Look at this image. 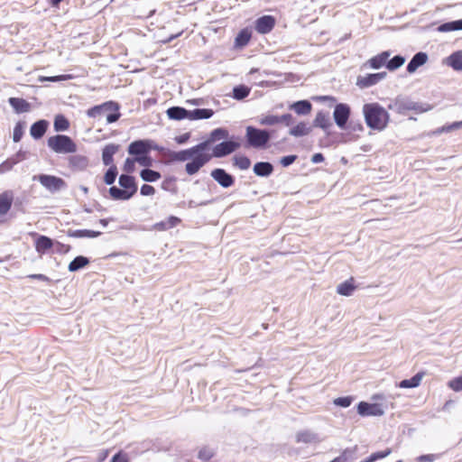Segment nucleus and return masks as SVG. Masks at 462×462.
<instances>
[{"label":"nucleus","mask_w":462,"mask_h":462,"mask_svg":"<svg viewBox=\"0 0 462 462\" xmlns=\"http://www.w3.org/2000/svg\"><path fill=\"white\" fill-rule=\"evenodd\" d=\"M357 450V447L355 446L353 448H346L340 456L337 457L330 462H346L350 459H353Z\"/></svg>","instance_id":"obj_40"},{"label":"nucleus","mask_w":462,"mask_h":462,"mask_svg":"<svg viewBox=\"0 0 462 462\" xmlns=\"http://www.w3.org/2000/svg\"><path fill=\"white\" fill-rule=\"evenodd\" d=\"M206 147L207 143H199L189 149L173 152L171 156L173 161L177 162L190 160L186 163L185 171L189 175H194L211 160L209 152H205Z\"/></svg>","instance_id":"obj_1"},{"label":"nucleus","mask_w":462,"mask_h":462,"mask_svg":"<svg viewBox=\"0 0 462 462\" xmlns=\"http://www.w3.org/2000/svg\"><path fill=\"white\" fill-rule=\"evenodd\" d=\"M240 147V143L234 141H226L222 142L212 149V152H209V156H211V159L213 157L215 158H222L224 156H226L233 152H235L236 149Z\"/></svg>","instance_id":"obj_8"},{"label":"nucleus","mask_w":462,"mask_h":462,"mask_svg":"<svg viewBox=\"0 0 462 462\" xmlns=\"http://www.w3.org/2000/svg\"><path fill=\"white\" fill-rule=\"evenodd\" d=\"M214 455L212 449L208 448H203L199 452V458L204 461L209 460Z\"/></svg>","instance_id":"obj_56"},{"label":"nucleus","mask_w":462,"mask_h":462,"mask_svg":"<svg viewBox=\"0 0 462 462\" xmlns=\"http://www.w3.org/2000/svg\"><path fill=\"white\" fill-rule=\"evenodd\" d=\"M19 160L14 158H10L0 164V174H4L7 171H10L13 167L18 163Z\"/></svg>","instance_id":"obj_50"},{"label":"nucleus","mask_w":462,"mask_h":462,"mask_svg":"<svg viewBox=\"0 0 462 462\" xmlns=\"http://www.w3.org/2000/svg\"><path fill=\"white\" fill-rule=\"evenodd\" d=\"M311 127L304 122H300L295 126L291 127L289 134L294 137H301L310 133Z\"/></svg>","instance_id":"obj_34"},{"label":"nucleus","mask_w":462,"mask_h":462,"mask_svg":"<svg viewBox=\"0 0 462 462\" xmlns=\"http://www.w3.org/2000/svg\"><path fill=\"white\" fill-rule=\"evenodd\" d=\"M447 64L455 70H462V51H455L449 55L447 59Z\"/></svg>","instance_id":"obj_33"},{"label":"nucleus","mask_w":462,"mask_h":462,"mask_svg":"<svg viewBox=\"0 0 462 462\" xmlns=\"http://www.w3.org/2000/svg\"><path fill=\"white\" fill-rule=\"evenodd\" d=\"M52 247H54V251L59 254H66L70 249L69 245H64L60 242H55Z\"/></svg>","instance_id":"obj_57"},{"label":"nucleus","mask_w":462,"mask_h":462,"mask_svg":"<svg viewBox=\"0 0 462 462\" xmlns=\"http://www.w3.org/2000/svg\"><path fill=\"white\" fill-rule=\"evenodd\" d=\"M273 171V166L270 162H257L254 166V172L260 177H268Z\"/></svg>","instance_id":"obj_28"},{"label":"nucleus","mask_w":462,"mask_h":462,"mask_svg":"<svg viewBox=\"0 0 462 462\" xmlns=\"http://www.w3.org/2000/svg\"><path fill=\"white\" fill-rule=\"evenodd\" d=\"M117 175V169L115 165H111L105 174L104 181L106 185H111L115 182Z\"/></svg>","instance_id":"obj_49"},{"label":"nucleus","mask_w":462,"mask_h":462,"mask_svg":"<svg viewBox=\"0 0 462 462\" xmlns=\"http://www.w3.org/2000/svg\"><path fill=\"white\" fill-rule=\"evenodd\" d=\"M48 122L46 120H39L35 122L30 129V134L32 138L40 139L42 138L48 127Z\"/></svg>","instance_id":"obj_22"},{"label":"nucleus","mask_w":462,"mask_h":462,"mask_svg":"<svg viewBox=\"0 0 462 462\" xmlns=\"http://www.w3.org/2000/svg\"><path fill=\"white\" fill-rule=\"evenodd\" d=\"M290 108L298 115L306 116L310 113L312 106L308 100H300L291 105Z\"/></svg>","instance_id":"obj_26"},{"label":"nucleus","mask_w":462,"mask_h":462,"mask_svg":"<svg viewBox=\"0 0 462 462\" xmlns=\"http://www.w3.org/2000/svg\"><path fill=\"white\" fill-rule=\"evenodd\" d=\"M119 108L120 106L116 102L107 101L89 108L87 111V115L88 117L95 118L98 116L106 114L107 124H112L116 122L121 116Z\"/></svg>","instance_id":"obj_5"},{"label":"nucleus","mask_w":462,"mask_h":462,"mask_svg":"<svg viewBox=\"0 0 462 462\" xmlns=\"http://www.w3.org/2000/svg\"><path fill=\"white\" fill-rule=\"evenodd\" d=\"M250 88L245 85H238L233 88L232 97L236 100H243L250 94Z\"/></svg>","instance_id":"obj_39"},{"label":"nucleus","mask_w":462,"mask_h":462,"mask_svg":"<svg viewBox=\"0 0 462 462\" xmlns=\"http://www.w3.org/2000/svg\"><path fill=\"white\" fill-rule=\"evenodd\" d=\"M297 159L296 155H288L281 159L280 162L283 167H288L292 164Z\"/></svg>","instance_id":"obj_61"},{"label":"nucleus","mask_w":462,"mask_h":462,"mask_svg":"<svg viewBox=\"0 0 462 462\" xmlns=\"http://www.w3.org/2000/svg\"><path fill=\"white\" fill-rule=\"evenodd\" d=\"M279 124H284L286 126H289L293 122V117L291 114H284L282 116H278Z\"/></svg>","instance_id":"obj_59"},{"label":"nucleus","mask_w":462,"mask_h":462,"mask_svg":"<svg viewBox=\"0 0 462 462\" xmlns=\"http://www.w3.org/2000/svg\"><path fill=\"white\" fill-rule=\"evenodd\" d=\"M69 162V166L77 171L86 170L89 164L88 157L81 154L70 156Z\"/></svg>","instance_id":"obj_18"},{"label":"nucleus","mask_w":462,"mask_h":462,"mask_svg":"<svg viewBox=\"0 0 462 462\" xmlns=\"http://www.w3.org/2000/svg\"><path fill=\"white\" fill-rule=\"evenodd\" d=\"M405 62V58L401 55H396L393 59L387 60L386 68L393 71L402 67Z\"/></svg>","instance_id":"obj_44"},{"label":"nucleus","mask_w":462,"mask_h":462,"mask_svg":"<svg viewBox=\"0 0 462 462\" xmlns=\"http://www.w3.org/2000/svg\"><path fill=\"white\" fill-rule=\"evenodd\" d=\"M313 125L319 127L324 131L328 130L332 126L328 113H324L322 111L319 112L313 121Z\"/></svg>","instance_id":"obj_20"},{"label":"nucleus","mask_w":462,"mask_h":462,"mask_svg":"<svg viewBox=\"0 0 462 462\" xmlns=\"http://www.w3.org/2000/svg\"><path fill=\"white\" fill-rule=\"evenodd\" d=\"M234 164L240 170H247L251 165V161L248 157L245 155L235 156Z\"/></svg>","instance_id":"obj_46"},{"label":"nucleus","mask_w":462,"mask_h":462,"mask_svg":"<svg viewBox=\"0 0 462 462\" xmlns=\"http://www.w3.org/2000/svg\"><path fill=\"white\" fill-rule=\"evenodd\" d=\"M54 242L48 236H40L35 241V250L37 253L43 254L52 248Z\"/></svg>","instance_id":"obj_21"},{"label":"nucleus","mask_w":462,"mask_h":462,"mask_svg":"<svg viewBox=\"0 0 462 462\" xmlns=\"http://www.w3.org/2000/svg\"><path fill=\"white\" fill-rule=\"evenodd\" d=\"M350 106L347 104L340 103L336 105L333 117L337 125L344 129L346 127V122L350 116Z\"/></svg>","instance_id":"obj_9"},{"label":"nucleus","mask_w":462,"mask_h":462,"mask_svg":"<svg viewBox=\"0 0 462 462\" xmlns=\"http://www.w3.org/2000/svg\"><path fill=\"white\" fill-rule=\"evenodd\" d=\"M391 453H392V449L389 448L383 451L374 452L369 456L370 461L374 462L378 459L384 458V457H388Z\"/></svg>","instance_id":"obj_55"},{"label":"nucleus","mask_w":462,"mask_h":462,"mask_svg":"<svg viewBox=\"0 0 462 462\" xmlns=\"http://www.w3.org/2000/svg\"><path fill=\"white\" fill-rule=\"evenodd\" d=\"M119 185L124 188V190H128V193L132 194V197L137 191V186L135 180L133 176L123 174L119 177Z\"/></svg>","instance_id":"obj_19"},{"label":"nucleus","mask_w":462,"mask_h":462,"mask_svg":"<svg viewBox=\"0 0 462 462\" xmlns=\"http://www.w3.org/2000/svg\"><path fill=\"white\" fill-rule=\"evenodd\" d=\"M101 235L99 231H93L88 229H77V230H69L68 236L75 238H95Z\"/></svg>","instance_id":"obj_27"},{"label":"nucleus","mask_w":462,"mask_h":462,"mask_svg":"<svg viewBox=\"0 0 462 462\" xmlns=\"http://www.w3.org/2000/svg\"><path fill=\"white\" fill-rule=\"evenodd\" d=\"M386 77V72H378L373 74H366L365 76H360L357 78L356 85L361 88H369L372 87L381 80H383Z\"/></svg>","instance_id":"obj_12"},{"label":"nucleus","mask_w":462,"mask_h":462,"mask_svg":"<svg viewBox=\"0 0 462 462\" xmlns=\"http://www.w3.org/2000/svg\"><path fill=\"white\" fill-rule=\"evenodd\" d=\"M152 150L164 152V148L152 139L134 141L129 144L127 149L129 154L135 156L136 162L144 167L152 165V159L149 156Z\"/></svg>","instance_id":"obj_2"},{"label":"nucleus","mask_w":462,"mask_h":462,"mask_svg":"<svg viewBox=\"0 0 462 462\" xmlns=\"http://www.w3.org/2000/svg\"><path fill=\"white\" fill-rule=\"evenodd\" d=\"M73 79L72 75L69 74H64V75H59L54 77H40L39 81L44 82V81H51V82H58V81H64Z\"/></svg>","instance_id":"obj_51"},{"label":"nucleus","mask_w":462,"mask_h":462,"mask_svg":"<svg viewBox=\"0 0 462 462\" xmlns=\"http://www.w3.org/2000/svg\"><path fill=\"white\" fill-rule=\"evenodd\" d=\"M258 123L261 125H274L279 124L278 116L275 115H266L263 116L258 119Z\"/></svg>","instance_id":"obj_47"},{"label":"nucleus","mask_w":462,"mask_h":462,"mask_svg":"<svg viewBox=\"0 0 462 462\" xmlns=\"http://www.w3.org/2000/svg\"><path fill=\"white\" fill-rule=\"evenodd\" d=\"M448 387L456 393L462 392V374L449 380Z\"/></svg>","instance_id":"obj_48"},{"label":"nucleus","mask_w":462,"mask_h":462,"mask_svg":"<svg viewBox=\"0 0 462 462\" xmlns=\"http://www.w3.org/2000/svg\"><path fill=\"white\" fill-rule=\"evenodd\" d=\"M357 412L363 417L382 416L384 414V410L379 403H368L366 402H360L357 405Z\"/></svg>","instance_id":"obj_10"},{"label":"nucleus","mask_w":462,"mask_h":462,"mask_svg":"<svg viewBox=\"0 0 462 462\" xmlns=\"http://www.w3.org/2000/svg\"><path fill=\"white\" fill-rule=\"evenodd\" d=\"M140 192L143 196H152L155 193V189L148 184H143L141 187Z\"/></svg>","instance_id":"obj_60"},{"label":"nucleus","mask_w":462,"mask_h":462,"mask_svg":"<svg viewBox=\"0 0 462 462\" xmlns=\"http://www.w3.org/2000/svg\"><path fill=\"white\" fill-rule=\"evenodd\" d=\"M356 290L353 278L345 281L337 287V292L342 296H351Z\"/></svg>","instance_id":"obj_31"},{"label":"nucleus","mask_w":462,"mask_h":462,"mask_svg":"<svg viewBox=\"0 0 462 462\" xmlns=\"http://www.w3.org/2000/svg\"><path fill=\"white\" fill-rule=\"evenodd\" d=\"M458 30H462V19L445 23L439 27V31L443 32Z\"/></svg>","instance_id":"obj_42"},{"label":"nucleus","mask_w":462,"mask_h":462,"mask_svg":"<svg viewBox=\"0 0 462 462\" xmlns=\"http://www.w3.org/2000/svg\"><path fill=\"white\" fill-rule=\"evenodd\" d=\"M118 149H119V145L114 144V143L107 144L104 147L103 152H102V160H103V163L106 166L112 165L113 161H114L113 156L115 155V153H116Z\"/></svg>","instance_id":"obj_23"},{"label":"nucleus","mask_w":462,"mask_h":462,"mask_svg":"<svg viewBox=\"0 0 462 462\" xmlns=\"http://www.w3.org/2000/svg\"><path fill=\"white\" fill-rule=\"evenodd\" d=\"M32 180H38L51 193H56L67 188L65 180L60 177L49 174H39L32 177Z\"/></svg>","instance_id":"obj_7"},{"label":"nucleus","mask_w":462,"mask_h":462,"mask_svg":"<svg viewBox=\"0 0 462 462\" xmlns=\"http://www.w3.org/2000/svg\"><path fill=\"white\" fill-rule=\"evenodd\" d=\"M165 222L170 229V228L176 226L178 224H180V219L177 217L171 216L167 219H165Z\"/></svg>","instance_id":"obj_63"},{"label":"nucleus","mask_w":462,"mask_h":462,"mask_svg":"<svg viewBox=\"0 0 462 462\" xmlns=\"http://www.w3.org/2000/svg\"><path fill=\"white\" fill-rule=\"evenodd\" d=\"M111 462H129V459L126 454L119 452L112 457Z\"/></svg>","instance_id":"obj_64"},{"label":"nucleus","mask_w":462,"mask_h":462,"mask_svg":"<svg viewBox=\"0 0 462 462\" xmlns=\"http://www.w3.org/2000/svg\"><path fill=\"white\" fill-rule=\"evenodd\" d=\"M296 441L304 444H316L321 441L319 436L309 430L299 431L296 434Z\"/></svg>","instance_id":"obj_15"},{"label":"nucleus","mask_w":462,"mask_h":462,"mask_svg":"<svg viewBox=\"0 0 462 462\" xmlns=\"http://www.w3.org/2000/svg\"><path fill=\"white\" fill-rule=\"evenodd\" d=\"M363 115L366 125L376 131L386 128L390 116L388 112L378 103H367L363 106Z\"/></svg>","instance_id":"obj_3"},{"label":"nucleus","mask_w":462,"mask_h":462,"mask_svg":"<svg viewBox=\"0 0 462 462\" xmlns=\"http://www.w3.org/2000/svg\"><path fill=\"white\" fill-rule=\"evenodd\" d=\"M109 193L114 199L116 200H127L132 198V194L128 193V190H124L113 186L109 189Z\"/></svg>","instance_id":"obj_38"},{"label":"nucleus","mask_w":462,"mask_h":462,"mask_svg":"<svg viewBox=\"0 0 462 462\" xmlns=\"http://www.w3.org/2000/svg\"><path fill=\"white\" fill-rule=\"evenodd\" d=\"M431 109V106L426 103L412 102L411 111H414L417 114H421Z\"/></svg>","instance_id":"obj_52"},{"label":"nucleus","mask_w":462,"mask_h":462,"mask_svg":"<svg viewBox=\"0 0 462 462\" xmlns=\"http://www.w3.org/2000/svg\"><path fill=\"white\" fill-rule=\"evenodd\" d=\"M439 457L436 454L421 455L416 457L417 462H434Z\"/></svg>","instance_id":"obj_58"},{"label":"nucleus","mask_w":462,"mask_h":462,"mask_svg":"<svg viewBox=\"0 0 462 462\" xmlns=\"http://www.w3.org/2000/svg\"><path fill=\"white\" fill-rule=\"evenodd\" d=\"M23 129L24 125L23 123L19 122L15 125L13 134L14 142L18 143L22 139L23 135Z\"/></svg>","instance_id":"obj_54"},{"label":"nucleus","mask_w":462,"mask_h":462,"mask_svg":"<svg viewBox=\"0 0 462 462\" xmlns=\"http://www.w3.org/2000/svg\"><path fill=\"white\" fill-rule=\"evenodd\" d=\"M424 376V373H418L410 379H404L400 382V388H415L420 384V382Z\"/></svg>","instance_id":"obj_35"},{"label":"nucleus","mask_w":462,"mask_h":462,"mask_svg":"<svg viewBox=\"0 0 462 462\" xmlns=\"http://www.w3.org/2000/svg\"><path fill=\"white\" fill-rule=\"evenodd\" d=\"M460 128H462V121H457V122H454V123L443 125L441 127H439V128L435 129L432 132V134L434 135H439L443 133H449L451 131H455V130H457Z\"/></svg>","instance_id":"obj_41"},{"label":"nucleus","mask_w":462,"mask_h":462,"mask_svg":"<svg viewBox=\"0 0 462 462\" xmlns=\"http://www.w3.org/2000/svg\"><path fill=\"white\" fill-rule=\"evenodd\" d=\"M210 175L222 188H230L235 183V178L224 169H215L211 171Z\"/></svg>","instance_id":"obj_11"},{"label":"nucleus","mask_w":462,"mask_h":462,"mask_svg":"<svg viewBox=\"0 0 462 462\" xmlns=\"http://www.w3.org/2000/svg\"><path fill=\"white\" fill-rule=\"evenodd\" d=\"M189 110L180 106H172L167 110L169 118L174 120L189 119Z\"/></svg>","instance_id":"obj_32"},{"label":"nucleus","mask_w":462,"mask_h":462,"mask_svg":"<svg viewBox=\"0 0 462 462\" xmlns=\"http://www.w3.org/2000/svg\"><path fill=\"white\" fill-rule=\"evenodd\" d=\"M134 162H136L135 158L134 159L127 158L125 162L124 171L126 172H132L134 168Z\"/></svg>","instance_id":"obj_62"},{"label":"nucleus","mask_w":462,"mask_h":462,"mask_svg":"<svg viewBox=\"0 0 462 462\" xmlns=\"http://www.w3.org/2000/svg\"><path fill=\"white\" fill-rule=\"evenodd\" d=\"M189 119H208L213 116V111L208 108H196L194 110H189Z\"/></svg>","instance_id":"obj_30"},{"label":"nucleus","mask_w":462,"mask_h":462,"mask_svg":"<svg viewBox=\"0 0 462 462\" xmlns=\"http://www.w3.org/2000/svg\"><path fill=\"white\" fill-rule=\"evenodd\" d=\"M428 60V55L425 52H418L416 53L411 61L407 65V71L409 73H413L417 70V69L422 65H424Z\"/></svg>","instance_id":"obj_17"},{"label":"nucleus","mask_w":462,"mask_h":462,"mask_svg":"<svg viewBox=\"0 0 462 462\" xmlns=\"http://www.w3.org/2000/svg\"><path fill=\"white\" fill-rule=\"evenodd\" d=\"M141 178L147 182H154L161 178V173L150 169H144L140 173Z\"/></svg>","instance_id":"obj_43"},{"label":"nucleus","mask_w":462,"mask_h":462,"mask_svg":"<svg viewBox=\"0 0 462 462\" xmlns=\"http://www.w3.org/2000/svg\"><path fill=\"white\" fill-rule=\"evenodd\" d=\"M8 102L18 114L28 112L31 108V105L23 98L10 97Z\"/></svg>","instance_id":"obj_24"},{"label":"nucleus","mask_w":462,"mask_h":462,"mask_svg":"<svg viewBox=\"0 0 462 462\" xmlns=\"http://www.w3.org/2000/svg\"><path fill=\"white\" fill-rule=\"evenodd\" d=\"M275 25V19L272 15H263L255 21V30L262 34L270 32Z\"/></svg>","instance_id":"obj_13"},{"label":"nucleus","mask_w":462,"mask_h":462,"mask_svg":"<svg viewBox=\"0 0 462 462\" xmlns=\"http://www.w3.org/2000/svg\"><path fill=\"white\" fill-rule=\"evenodd\" d=\"M391 56V52L389 51H383L371 59H369L366 64L374 69H378L383 66L386 67L387 60Z\"/></svg>","instance_id":"obj_16"},{"label":"nucleus","mask_w":462,"mask_h":462,"mask_svg":"<svg viewBox=\"0 0 462 462\" xmlns=\"http://www.w3.org/2000/svg\"><path fill=\"white\" fill-rule=\"evenodd\" d=\"M12 202V192L5 191L0 194V215H5L10 210Z\"/></svg>","instance_id":"obj_29"},{"label":"nucleus","mask_w":462,"mask_h":462,"mask_svg":"<svg viewBox=\"0 0 462 462\" xmlns=\"http://www.w3.org/2000/svg\"><path fill=\"white\" fill-rule=\"evenodd\" d=\"M251 39V32L247 29L242 30L235 39V45L238 48L246 46Z\"/></svg>","instance_id":"obj_37"},{"label":"nucleus","mask_w":462,"mask_h":462,"mask_svg":"<svg viewBox=\"0 0 462 462\" xmlns=\"http://www.w3.org/2000/svg\"><path fill=\"white\" fill-rule=\"evenodd\" d=\"M69 127V123L66 117L59 115L54 120V129L56 131H66Z\"/></svg>","instance_id":"obj_45"},{"label":"nucleus","mask_w":462,"mask_h":462,"mask_svg":"<svg viewBox=\"0 0 462 462\" xmlns=\"http://www.w3.org/2000/svg\"><path fill=\"white\" fill-rule=\"evenodd\" d=\"M273 131L259 129L252 125L245 128V139L249 147L264 149L269 143Z\"/></svg>","instance_id":"obj_4"},{"label":"nucleus","mask_w":462,"mask_h":462,"mask_svg":"<svg viewBox=\"0 0 462 462\" xmlns=\"http://www.w3.org/2000/svg\"><path fill=\"white\" fill-rule=\"evenodd\" d=\"M89 263V260L85 256H77L75 257L69 264V272H77L79 269L85 267Z\"/></svg>","instance_id":"obj_36"},{"label":"nucleus","mask_w":462,"mask_h":462,"mask_svg":"<svg viewBox=\"0 0 462 462\" xmlns=\"http://www.w3.org/2000/svg\"><path fill=\"white\" fill-rule=\"evenodd\" d=\"M227 136H228V132L226 129H223V128L214 129L210 133L209 138L203 142V143H207V147L205 149V152H209V151H210V144L213 142H215L217 140L226 139V138H227Z\"/></svg>","instance_id":"obj_25"},{"label":"nucleus","mask_w":462,"mask_h":462,"mask_svg":"<svg viewBox=\"0 0 462 462\" xmlns=\"http://www.w3.org/2000/svg\"><path fill=\"white\" fill-rule=\"evenodd\" d=\"M354 398L352 396L338 397L333 401V403L337 406L343 408L349 407L353 402Z\"/></svg>","instance_id":"obj_53"},{"label":"nucleus","mask_w":462,"mask_h":462,"mask_svg":"<svg viewBox=\"0 0 462 462\" xmlns=\"http://www.w3.org/2000/svg\"><path fill=\"white\" fill-rule=\"evenodd\" d=\"M47 143L57 153H72L77 151V145L72 139L63 134L50 137Z\"/></svg>","instance_id":"obj_6"},{"label":"nucleus","mask_w":462,"mask_h":462,"mask_svg":"<svg viewBox=\"0 0 462 462\" xmlns=\"http://www.w3.org/2000/svg\"><path fill=\"white\" fill-rule=\"evenodd\" d=\"M412 102L413 101L409 98L397 97L388 107L398 114H405L407 111H411Z\"/></svg>","instance_id":"obj_14"}]
</instances>
